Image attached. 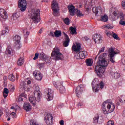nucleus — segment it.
<instances>
[{"label":"nucleus","instance_id":"56","mask_svg":"<svg viewBox=\"0 0 125 125\" xmlns=\"http://www.w3.org/2000/svg\"><path fill=\"white\" fill-rule=\"evenodd\" d=\"M60 125H64V120H62L60 121Z\"/></svg>","mask_w":125,"mask_h":125},{"label":"nucleus","instance_id":"58","mask_svg":"<svg viewBox=\"0 0 125 125\" xmlns=\"http://www.w3.org/2000/svg\"><path fill=\"white\" fill-rule=\"evenodd\" d=\"M50 35L51 37H54V36H55L54 34V32H50Z\"/></svg>","mask_w":125,"mask_h":125},{"label":"nucleus","instance_id":"15","mask_svg":"<svg viewBox=\"0 0 125 125\" xmlns=\"http://www.w3.org/2000/svg\"><path fill=\"white\" fill-rule=\"evenodd\" d=\"M0 21H5L6 19H7V13L4 9L0 8Z\"/></svg>","mask_w":125,"mask_h":125},{"label":"nucleus","instance_id":"16","mask_svg":"<svg viewBox=\"0 0 125 125\" xmlns=\"http://www.w3.org/2000/svg\"><path fill=\"white\" fill-rule=\"evenodd\" d=\"M46 99L47 101H51L53 99V90L51 89H47L46 91Z\"/></svg>","mask_w":125,"mask_h":125},{"label":"nucleus","instance_id":"12","mask_svg":"<svg viewBox=\"0 0 125 125\" xmlns=\"http://www.w3.org/2000/svg\"><path fill=\"white\" fill-rule=\"evenodd\" d=\"M19 7L21 11L22 12L25 11L27 9V1L26 0H19Z\"/></svg>","mask_w":125,"mask_h":125},{"label":"nucleus","instance_id":"17","mask_svg":"<svg viewBox=\"0 0 125 125\" xmlns=\"http://www.w3.org/2000/svg\"><path fill=\"white\" fill-rule=\"evenodd\" d=\"M33 76H34L36 81H41L42 80V74L41 72L35 70L33 72Z\"/></svg>","mask_w":125,"mask_h":125},{"label":"nucleus","instance_id":"63","mask_svg":"<svg viewBox=\"0 0 125 125\" xmlns=\"http://www.w3.org/2000/svg\"><path fill=\"white\" fill-rule=\"evenodd\" d=\"M14 89H15L14 86H11V90L12 91H14Z\"/></svg>","mask_w":125,"mask_h":125},{"label":"nucleus","instance_id":"48","mask_svg":"<svg viewBox=\"0 0 125 125\" xmlns=\"http://www.w3.org/2000/svg\"><path fill=\"white\" fill-rule=\"evenodd\" d=\"M119 24L122 26H125V21L123 20H121L119 21Z\"/></svg>","mask_w":125,"mask_h":125},{"label":"nucleus","instance_id":"23","mask_svg":"<svg viewBox=\"0 0 125 125\" xmlns=\"http://www.w3.org/2000/svg\"><path fill=\"white\" fill-rule=\"evenodd\" d=\"M64 35H65V40L64 42H63V45L64 46V47H67L69 45V43L70 42V39L69 38V37L68 36L66 35V33L63 32Z\"/></svg>","mask_w":125,"mask_h":125},{"label":"nucleus","instance_id":"10","mask_svg":"<svg viewBox=\"0 0 125 125\" xmlns=\"http://www.w3.org/2000/svg\"><path fill=\"white\" fill-rule=\"evenodd\" d=\"M53 85L55 86L56 88H58L59 86H60V93H64L65 91H66V89L65 88V87H64L63 85V82H54L53 83Z\"/></svg>","mask_w":125,"mask_h":125},{"label":"nucleus","instance_id":"39","mask_svg":"<svg viewBox=\"0 0 125 125\" xmlns=\"http://www.w3.org/2000/svg\"><path fill=\"white\" fill-rule=\"evenodd\" d=\"M23 33L24 34L25 39H27V38H28V36H29V35H30V32L29 31H28V30H23Z\"/></svg>","mask_w":125,"mask_h":125},{"label":"nucleus","instance_id":"14","mask_svg":"<svg viewBox=\"0 0 125 125\" xmlns=\"http://www.w3.org/2000/svg\"><path fill=\"white\" fill-rule=\"evenodd\" d=\"M14 42H15V46L16 48H20L21 47V44H20V40L21 37L19 35H15L13 37Z\"/></svg>","mask_w":125,"mask_h":125},{"label":"nucleus","instance_id":"46","mask_svg":"<svg viewBox=\"0 0 125 125\" xmlns=\"http://www.w3.org/2000/svg\"><path fill=\"white\" fill-rule=\"evenodd\" d=\"M107 125H115V122L113 121H109Z\"/></svg>","mask_w":125,"mask_h":125},{"label":"nucleus","instance_id":"55","mask_svg":"<svg viewBox=\"0 0 125 125\" xmlns=\"http://www.w3.org/2000/svg\"><path fill=\"white\" fill-rule=\"evenodd\" d=\"M11 115L12 116L13 118H15V117H16V114L14 112H12Z\"/></svg>","mask_w":125,"mask_h":125},{"label":"nucleus","instance_id":"6","mask_svg":"<svg viewBox=\"0 0 125 125\" xmlns=\"http://www.w3.org/2000/svg\"><path fill=\"white\" fill-rule=\"evenodd\" d=\"M39 58H40V59H42V60H44L46 63H48L51 62V59L50 58V57L48 55H45L42 52L40 54H39V53H36L35 57L33 58V60H37V59L39 58Z\"/></svg>","mask_w":125,"mask_h":125},{"label":"nucleus","instance_id":"19","mask_svg":"<svg viewBox=\"0 0 125 125\" xmlns=\"http://www.w3.org/2000/svg\"><path fill=\"white\" fill-rule=\"evenodd\" d=\"M103 119L99 118V115L97 114L94 116L92 123L95 125H97V124H100L103 123Z\"/></svg>","mask_w":125,"mask_h":125},{"label":"nucleus","instance_id":"40","mask_svg":"<svg viewBox=\"0 0 125 125\" xmlns=\"http://www.w3.org/2000/svg\"><path fill=\"white\" fill-rule=\"evenodd\" d=\"M70 33L72 35H73V34H77V30H76V28L71 27H70Z\"/></svg>","mask_w":125,"mask_h":125},{"label":"nucleus","instance_id":"3","mask_svg":"<svg viewBox=\"0 0 125 125\" xmlns=\"http://www.w3.org/2000/svg\"><path fill=\"white\" fill-rule=\"evenodd\" d=\"M36 101L40 102L41 101V91H40V88L38 86L35 87V91H34V97H30L29 102L31 104L35 106L36 105Z\"/></svg>","mask_w":125,"mask_h":125},{"label":"nucleus","instance_id":"20","mask_svg":"<svg viewBox=\"0 0 125 125\" xmlns=\"http://www.w3.org/2000/svg\"><path fill=\"white\" fill-rule=\"evenodd\" d=\"M5 54L9 57L13 56L15 54V51L11 47H8L5 51Z\"/></svg>","mask_w":125,"mask_h":125},{"label":"nucleus","instance_id":"27","mask_svg":"<svg viewBox=\"0 0 125 125\" xmlns=\"http://www.w3.org/2000/svg\"><path fill=\"white\" fill-rule=\"evenodd\" d=\"M12 20L13 21V23H16L17 25L18 24V17L16 16V14L13 15Z\"/></svg>","mask_w":125,"mask_h":125},{"label":"nucleus","instance_id":"32","mask_svg":"<svg viewBox=\"0 0 125 125\" xmlns=\"http://www.w3.org/2000/svg\"><path fill=\"white\" fill-rule=\"evenodd\" d=\"M92 89L93 92H98L99 91V85H93L92 86Z\"/></svg>","mask_w":125,"mask_h":125},{"label":"nucleus","instance_id":"24","mask_svg":"<svg viewBox=\"0 0 125 125\" xmlns=\"http://www.w3.org/2000/svg\"><path fill=\"white\" fill-rule=\"evenodd\" d=\"M23 109L26 110V112H28L32 109V106L31 104L29 103H25L23 105Z\"/></svg>","mask_w":125,"mask_h":125},{"label":"nucleus","instance_id":"45","mask_svg":"<svg viewBox=\"0 0 125 125\" xmlns=\"http://www.w3.org/2000/svg\"><path fill=\"white\" fill-rule=\"evenodd\" d=\"M120 102L121 103H124V102H125V96H122L121 99L120 100Z\"/></svg>","mask_w":125,"mask_h":125},{"label":"nucleus","instance_id":"9","mask_svg":"<svg viewBox=\"0 0 125 125\" xmlns=\"http://www.w3.org/2000/svg\"><path fill=\"white\" fill-rule=\"evenodd\" d=\"M72 49L74 50V51H75V52H77V53L75 55V57L76 58H81V55L80 54L79 51L81 50V44L80 43H77L76 44H73L72 46Z\"/></svg>","mask_w":125,"mask_h":125},{"label":"nucleus","instance_id":"61","mask_svg":"<svg viewBox=\"0 0 125 125\" xmlns=\"http://www.w3.org/2000/svg\"><path fill=\"white\" fill-rule=\"evenodd\" d=\"M120 19L121 20H124V19H125V17H124L123 15L121 16Z\"/></svg>","mask_w":125,"mask_h":125},{"label":"nucleus","instance_id":"22","mask_svg":"<svg viewBox=\"0 0 125 125\" xmlns=\"http://www.w3.org/2000/svg\"><path fill=\"white\" fill-rule=\"evenodd\" d=\"M20 84L21 89L25 90V91H30V88H26L27 86V84L26 83H25V82L21 81Z\"/></svg>","mask_w":125,"mask_h":125},{"label":"nucleus","instance_id":"26","mask_svg":"<svg viewBox=\"0 0 125 125\" xmlns=\"http://www.w3.org/2000/svg\"><path fill=\"white\" fill-rule=\"evenodd\" d=\"M110 75H111L112 78H115V79H119L121 77V74L118 72H111Z\"/></svg>","mask_w":125,"mask_h":125},{"label":"nucleus","instance_id":"43","mask_svg":"<svg viewBox=\"0 0 125 125\" xmlns=\"http://www.w3.org/2000/svg\"><path fill=\"white\" fill-rule=\"evenodd\" d=\"M105 51V47H102L99 51L98 54H100V53H102V52H104Z\"/></svg>","mask_w":125,"mask_h":125},{"label":"nucleus","instance_id":"35","mask_svg":"<svg viewBox=\"0 0 125 125\" xmlns=\"http://www.w3.org/2000/svg\"><path fill=\"white\" fill-rule=\"evenodd\" d=\"M93 63V62L92 61V60L87 59L86 60V63L87 66H92Z\"/></svg>","mask_w":125,"mask_h":125},{"label":"nucleus","instance_id":"50","mask_svg":"<svg viewBox=\"0 0 125 125\" xmlns=\"http://www.w3.org/2000/svg\"><path fill=\"white\" fill-rule=\"evenodd\" d=\"M8 92H9V91H8V89H7V88H4L3 93H8Z\"/></svg>","mask_w":125,"mask_h":125},{"label":"nucleus","instance_id":"64","mask_svg":"<svg viewBox=\"0 0 125 125\" xmlns=\"http://www.w3.org/2000/svg\"><path fill=\"white\" fill-rule=\"evenodd\" d=\"M27 83L28 84H31V83L32 82H31V81L28 80Z\"/></svg>","mask_w":125,"mask_h":125},{"label":"nucleus","instance_id":"54","mask_svg":"<svg viewBox=\"0 0 125 125\" xmlns=\"http://www.w3.org/2000/svg\"><path fill=\"white\" fill-rule=\"evenodd\" d=\"M8 96V93H3V96L4 97V98H6Z\"/></svg>","mask_w":125,"mask_h":125},{"label":"nucleus","instance_id":"30","mask_svg":"<svg viewBox=\"0 0 125 125\" xmlns=\"http://www.w3.org/2000/svg\"><path fill=\"white\" fill-rule=\"evenodd\" d=\"M113 27L111 24H106L103 26L102 27V29L104 30H108V29H113Z\"/></svg>","mask_w":125,"mask_h":125},{"label":"nucleus","instance_id":"33","mask_svg":"<svg viewBox=\"0 0 125 125\" xmlns=\"http://www.w3.org/2000/svg\"><path fill=\"white\" fill-rule=\"evenodd\" d=\"M54 35L56 38H59V37H60L62 35V33H61V31L60 30H56L54 32Z\"/></svg>","mask_w":125,"mask_h":125},{"label":"nucleus","instance_id":"29","mask_svg":"<svg viewBox=\"0 0 125 125\" xmlns=\"http://www.w3.org/2000/svg\"><path fill=\"white\" fill-rule=\"evenodd\" d=\"M99 85V80L97 78L94 79L92 82V86Z\"/></svg>","mask_w":125,"mask_h":125},{"label":"nucleus","instance_id":"7","mask_svg":"<svg viewBox=\"0 0 125 125\" xmlns=\"http://www.w3.org/2000/svg\"><path fill=\"white\" fill-rule=\"evenodd\" d=\"M120 51L117 49H114L113 48H110L108 50V56L110 57V61L112 63H115V58L114 56L116 54H119Z\"/></svg>","mask_w":125,"mask_h":125},{"label":"nucleus","instance_id":"8","mask_svg":"<svg viewBox=\"0 0 125 125\" xmlns=\"http://www.w3.org/2000/svg\"><path fill=\"white\" fill-rule=\"evenodd\" d=\"M51 8L54 16H59V6L58 3L55 0H53L51 4Z\"/></svg>","mask_w":125,"mask_h":125},{"label":"nucleus","instance_id":"36","mask_svg":"<svg viewBox=\"0 0 125 125\" xmlns=\"http://www.w3.org/2000/svg\"><path fill=\"white\" fill-rule=\"evenodd\" d=\"M76 11V14H77V16H78L79 17H81V16H83V13H82L81 12V11H80V10L76 9V10H75Z\"/></svg>","mask_w":125,"mask_h":125},{"label":"nucleus","instance_id":"49","mask_svg":"<svg viewBox=\"0 0 125 125\" xmlns=\"http://www.w3.org/2000/svg\"><path fill=\"white\" fill-rule=\"evenodd\" d=\"M121 4H122V7L125 9V0L122 1V3H121Z\"/></svg>","mask_w":125,"mask_h":125},{"label":"nucleus","instance_id":"13","mask_svg":"<svg viewBox=\"0 0 125 125\" xmlns=\"http://www.w3.org/2000/svg\"><path fill=\"white\" fill-rule=\"evenodd\" d=\"M84 90V85L81 84L77 86L75 90V93L77 97H80L82 94L83 93V91Z\"/></svg>","mask_w":125,"mask_h":125},{"label":"nucleus","instance_id":"47","mask_svg":"<svg viewBox=\"0 0 125 125\" xmlns=\"http://www.w3.org/2000/svg\"><path fill=\"white\" fill-rule=\"evenodd\" d=\"M38 67H39L40 69H42L44 67V63H39Z\"/></svg>","mask_w":125,"mask_h":125},{"label":"nucleus","instance_id":"25","mask_svg":"<svg viewBox=\"0 0 125 125\" xmlns=\"http://www.w3.org/2000/svg\"><path fill=\"white\" fill-rule=\"evenodd\" d=\"M110 12L112 13L113 14V15H114V16H117L119 13V12H118V10L116 9V8L115 7H112L110 9Z\"/></svg>","mask_w":125,"mask_h":125},{"label":"nucleus","instance_id":"18","mask_svg":"<svg viewBox=\"0 0 125 125\" xmlns=\"http://www.w3.org/2000/svg\"><path fill=\"white\" fill-rule=\"evenodd\" d=\"M92 39L95 43H100L102 42V36L100 34H94L93 35Z\"/></svg>","mask_w":125,"mask_h":125},{"label":"nucleus","instance_id":"57","mask_svg":"<svg viewBox=\"0 0 125 125\" xmlns=\"http://www.w3.org/2000/svg\"><path fill=\"white\" fill-rule=\"evenodd\" d=\"M1 115H3V112H2V110L0 109V118L1 117Z\"/></svg>","mask_w":125,"mask_h":125},{"label":"nucleus","instance_id":"34","mask_svg":"<svg viewBox=\"0 0 125 125\" xmlns=\"http://www.w3.org/2000/svg\"><path fill=\"white\" fill-rule=\"evenodd\" d=\"M99 7H94L92 8V11L93 13H95L96 15H97L98 12H99Z\"/></svg>","mask_w":125,"mask_h":125},{"label":"nucleus","instance_id":"62","mask_svg":"<svg viewBox=\"0 0 125 125\" xmlns=\"http://www.w3.org/2000/svg\"><path fill=\"white\" fill-rule=\"evenodd\" d=\"M19 101H23V98H22V97H20L19 98Z\"/></svg>","mask_w":125,"mask_h":125},{"label":"nucleus","instance_id":"31","mask_svg":"<svg viewBox=\"0 0 125 125\" xmlns=\"http://www.w3.org/2000/svg\"><path fill=\"white\" fill-rule=\"evenodd\" d=\"M108 20H109V18H108V16L106 15L102 16L101 19V21H102L103 22H107Z\"/></svg>","mask_w":125,"mask_h":125},{"label":"nucleus","instance_id":"4","mask_svg":"<svg viewBox=\"0 0 125 125\" xmlns=\"http://www.w3.org/2000/svg\"><path fill=\"white\" fill-rule=\"evenodd\" d=\"M51 56L53 60L57 61L58 60H63L64 56L63 54L60 53L59 48L55 47L54 48L53 51L51 54Z\"/></svg>","mask_w":125,"mask_h":125},{"label":"nucleus","instance_id":"38","mask_svg":"<svg viewBox=\"0 0 125 125\" xmlns=\"http://www.w3.org/2000/svg\"><path fill=\"white\" fill-rule=\"evenodd\" d=\"M8 79L11 82L15 81V77H14L13 74L9 75L8 77Z\"/></svg>","mask_w":125,"mask_h":125},{"label":"nucleus","instance_id":"60","mask_svg":"<svg viewBox=\"0 0 125 125\" xmlns=\"http://www.w3.org/2000/svg\"><path fill=\"white\" fill-rule=\"evenodd\" d=\"M81 124V122H76L74 125H80V124Z\"/></svg>","mask_w":125,"mask_h":125},{"label":"nucleus","instance_id":"21","mask_svg":"<svg viewBox=\"0 0 125 125\" xmlns=\"http://www.w3.org/2000/svg\"><path fill=\"white\" fill-rule=\"evenodd\" d=\"M68 8L69 9L70 15L72 16H74V15H75V13H76V11L77 10V9L75 8V6H73V5H69L68 6Z\"/></svg>","mask_w":125,"mask_h":125},{"label":"nucleus","instance_id":"52","mask_svg":"<svg viewBox=\"0 0 125 125\" xmlns=\"http://www.w3.org/2000/svg\"><path fill=\"white\" fill-rule=\"evenodd\" d=\"M113 37L115 40H118L119 39V36H118L116 33L113 34Z\"/></svg>","mask_w":125,"mask_h":125},{"label":"nucleus","instance_id":"42","mask_svg":"<svg viewBox=\"0 0 125 125\" xmlns=\"http://www.w3.org/2000/svg\"><path fill=\"white\" fill-rule=\"evenodd\" d=\"M30 124L31 125H38V122H37V121L34 119H31L30 121Z\"/></svg>","mask_w":125,"mask_h":125},{"label":"nucleus","instance_id":"5","mask_svg":"<svg viewBox=\"0 0 125 125\" xmlns=\"http://www.w3.org/2000/svg\"><path fill=\"white\" fill-rule=\"evenodd\" d=\"M40 12H41L40 9H37L32 10L31 13L30 14V18L34 23H39V22L41 21V18H40Z\"/></svg>","mask_w":125,"mask_h":125},{"label":"nucleus","instance_id":"51","mask_svg":"<svg viewBox=\"0 0 125 125\" xmlns=\"http://www.w3.org/2000/svg\"><path fill=\"white\" fill-rule=\"evenodd\" d=\"M21 97H24V98H27V94L26 93H23L21 94Z\"/></svg>","mask_w":125,"mask_h":125},{"label":"nucleus","instance_id":"28","mask_svg":"<svg viewBox=\"0 0 125 125\" xmlns=\"http://www.w3.org/2000/svg\"><path fill=\"white\" fill-rule=\"evenodd\" d=\"M23 64H24V58L23 57H21L18 61L17 64L18 66H22Z\"/></svg>","mask_w":125,"mask_h":125},{"label":"nucleus","instance_id":"1","mask_svg":"<svg viewBox=\"0 0 125 125\" xmlns=\"http://www.w3.org/2000/svg\"><path fill=\"white\" fill-rule=\"evenodd\" d=\"M106 57H107L106 53H103L98 57V61L97 62L95 71L99 77H100L102 74H104L106 67L108 66V62L105 60Z\"/></svg>","mask_w":125,"mask_h":125},{"label":"nucleus","instance_id":"41","mask_svg":"<svg viewBox=\"0 0 125 125\" xmlns=\"http://www.w3.org/2000/svg\"><path fill=\"white\" fill-rule=\"evenodd\" d=\"M63 22L64 23V24H65L66 25H70V19L66 18H65L64 20H63Z\"/></svg>","mask_w":125,"mask_h":125},{"label":"nucleus","instance_id":"44","mask_svg":"<svg viewBox=\"0 0 125 125\" xmlns=\"http://www.w3.org/2000/svg\"><path fill=\"white\" fill-rule=\"evenodd\" d=\"M104 86L105 84H104V83H103V82H101V83H100V88L102 89L103 88H104Z\"/></svg>","mask_w":125,"mask_h":125},{"label":"nucleus","instance_id":"59","mask_svg":"<svg viewBox=\"0 0 125 125\" xmlns=\"http://www.w3.org/2000/svg\"><path fill=\"white\" fill-rule=\"evenodd\" d=\"M78 106L81 107L82 106H83V103H79L78 104Z\"/></svg>","mask_w":125,"mask_h":125},{"label":"nucleus","instance_id":"37","mask_svg":"<svg viewBox=\"0 0 125 125\" xmlns=\"http://www.w3.org/2000/svg\"><path fill=\"white\" fill-rule=\"evenodd\" d=\"M85 53H86V52L85 51L80 52L81 59H84V58H85Z\"/></svg>","mask_w":125,"mask_h":125},{"label":"nucleus","instance_id":"11","mask_svg":"<svg viewBox=\"0 0 125 125\" xmlns=\"http://www.w3.org/2000/svg\"><path fill=\"white\" fill-rule=\"evenodd\" d=\"M45 123L46 125H52L53 124V116L52 114L48 113L44 118Z\"/></svg>","mask_w":125,"mask_h":125},{"label":"nucleus","instance_id":"53","mask_svg":"<svg viewBox=\"0 0 125 125\" xmlns=\"http://www.w3.org/2000/svg\"><path fill=\"white\" fill-rule=\"evenodd\" d=\"M105 34L107 37H110V36H111V32L108 30L105 31Z\"/></svg>","mask_w":125,"mask_h":125},{"label":"nucleus","instance_id":"2","mask_svg":"<svg viewBox=\"0 0 125 125\" xmlns=\"http://www.w3.org/2000/svg\"><path fill=\"white\" fill-rule=\"evenodd\" d=\"M115 104L112 102V100L108 99L104 101L102 104V109L104 114L107 115L115 111Z\"/></svg>","mask_w":125,"mask_h":125}]
</instances>
